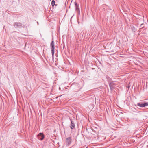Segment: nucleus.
Masks as SVG:
<instances>
[{
    "mask_svg": "<svg viewBox=\"0 0 148 148\" xmlns=\"http://www.w3.org/2000/svg\"><path fill=\"white\" fill-rule=\"evenodd\" d=\"M114 84L113 82H111L109 84V86L111 90L112 89L114 88Z\"/></svg>",
    "mask_w": 148,
    "mask_h": 148,
    "instance_id": "nucleus-7",
    "label": "nucleus"
},
{
    "mask_svg": "<svg viewBox=\"0 0 148 148\" xmlns=\"http://www.w3.org/2000/svg\"><path fill=\"white\" fill-rule=\"evenodd\" d=\"M50 46L52 52V56H53L54 53V43L53 40L51 42Z\"/></svg>",
    "mask_w": 148,
    "mask_h": 148,
    "instance_id": "nucleus-2",
    "label": "nucleus"
},
{
    "mask_svg": "<svg viewBox=\"0 0 148 148\" xmlns=\"http://www.w3.org/2000/svg\"><path fill=\"white\" fill-rule=\"evenodd\" d=\"M75 5L76 6V10L77 11V12H78V13L79 14L80 13V10L79 6H78L76 4V3L75 4Z\"/></svg>",
    "mask_w": 148,
    "mask_h": 148,
    "instance_id": "nucleus-8",
    "label": "nucleus"
},
{
    "mask_svg": "<svg viewBox=\"0 0 148 148\" xmlns=\"http://www.w3.org/2000/svg\"><path fill=\"white\" fill-rule=\"evenodd\" d=\"M70 127L71 129H73L75 127V124L74 122L71 120V125Z\"/></svg>",
    "mask_w": 148,
    "mask_h": 148,
    "instance_id": "nucleus-6",
    "label": "nucleus"
},
{
    "mask_svg": "<svg viewBox=\"0 0 148 148\" xmlns=\"http://www.w3.org/2000/svg\"><path fill=\"white\" fill-rule=\"evenodd\" d=\"M143 25V24H141V26H142V25Z\"/></svg>",
    "mask_w": 148,
    "mask_h": 148,
    "instance_id": "nucleus-10",
    "label": "nucleus"
},
{
    "mask_svg": "<svg viewBox=\"0 0 148 148\" xmlns=\"http://www.w3.org/2000/svg\"><path fill=\"white\" fill-rule=\"evenodd\" d=\"M14 26L15 27H19L20 28L21 27H23L22 25L19 22H15L14 25Z\"/></svg>",
    "mask_w": 148,
    "mask_h": 148,
    "instance_id": "nucleus-3",
    "label": "nucleus"
},
{
    "mask_svg": "<svg viewBox=\"0 0 148 148\" xmlns=\"http://www.w3.org/2000/svg\"><path fill=\"white\" fill-rule=\"evenodd\" d=\"M38 139L42 140L44 138V136L42 133H40L38 136Z\"/></svg>",
    "mask_w": 148,
    "mask_h": 148,
    "instance_id": "nucleus-4",
    "label": "nucleus"
},
{
    "mask_svg": "<svg viewBox=\"0 0 148 148\" xmlns=\"http://www.w3.org/2000/svg\"><path fill=\"white\" fill-rule=\"evenodd\" d=\"M55 1L54 0H52L51 2V5L52 6H53L55 4Z\"/></svg>",
    "mask_w": 148,
    "mask_h": 148,
    "instance_id": "nucleus-9",
    "label": "nucleus"
},
{
    "mask_svg": "<svg viewBox=\"0 0 148 148\" xmlns=\"http://www.w3.org/2000/svg\"><path fill=\"white\" fill-rule=\"evenodd\" d=\"M71 138L70 137L67 138L66 139V143L68 145H70L71 142Z\"/></svg>",
    "mask_w": 148,
    "mask_h": 148,
    "instance_id": "nucleus-5",
    "label": "nucleus"
},
{
    "mask_svg": "<svg viewBox=\"0 0 148 148\" xmlns=\"http://www.w3.org/2000/svg\"><path fill=\"white\" fill-rule=\"evenodd\" d=\"M137 105L140 107H145L148 106V103L146 102H141L140 103H138Z\"/></svg>",
    "mask_w": 148,
    "mask_h": 148,
    "instance_id": "nucleus-1",
    "label": "nucleus"
}]
</instances>
